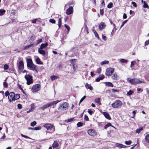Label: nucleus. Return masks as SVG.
Wrapping results in <instances>:
<instances>
[{
    "instance_id": "obj_1",
    "label": "nucleus",
    "mask_w": 149,
    "mask_h": 149,
    "mask_svg": "<svg viewBox=\"0 0 149 149\" xmlns=\"http://www.w3.org/2000/svg\"><path fill=\"white\" fill-rule=\"evenodd\" d=\"M20 98L19 94H15L14 92H12L10 93L9 96H8V99L10 102H12L17 100Z\"/></svg>"
},
{
    "instance_id": "obj_2",
    "label": "nucleus",
    "mask_w": 149,
    "mask_h": 149,
    "mask_svg": "<svg viewBox=\"0 0 149 149\" xmlns=\"http://www.w3.org/2000/svg\"><path fill=\"white\" fill-rule=\"evenodd\" d=\"M27 67L31 68V70H35L37 71V70L36 69V66L33 63L31 58H28L27 59Z\"/></svg>"
},
{
    "instance_id": "obj_3",
    "label": "nucleus",
    "mask_w": 149,
    "mask_h": 149,
    "mask_svg": "<svg viewBox=\"0 0 149 149\" xmlns=\"http://www.w3.org/2000/svg\"><path fill=\"white\" fill-rule=\"evenodd\" d=\"M68 104L67 102H64L60 104L58 108V110L62 111L66 110L68 109Z\"/></svg>"
},
{
    "instance_id": "obj_4",
    "label": "nucleus",
    "mask_w": 149,
    "mask_h": 149,
    "mask_svg": "<svg viewBox=\"0 0 149 149\" xmlns=\"http://www.w3.org/2000/svg\"><path fill=\"white\" fill-rule=\"evenodd\" d=\"M127 80L132 84H138L141 83L142 82V81L136 78H133L130 79L129 78H128L127 79Z\"/></svg>"
},
{
    "instance_id": "obj_5",
    "label": "nucleus",
    "mask_w": 149,
    "mask_h": 149,
    "mask_svg": "<svg viewBox=\"0 0 149 149\" xmlns=\"http://www.w3.org/2000/svg\"><path fill=\"white\" fill-rule=\"evenodd\" d=\"M122 105L121 102L119 100H116L115 102L111 104V106L114 108H120Z\"/></svg>"
},
{
    "instance_id": "obj_6",
    "label": "nucleus",
    "mask_w": 149,
    "mask_h": 149,
    "mask_svg": "<svg viewBox=\"0 0 149 149\" xmlns=\"http://www.w3.org/2000/svg\"><path fill=\"white\" fill-rule=\"evenodd\" d=\"M43 127L46 128L48 130H51L53 132L55 131V128L53 125L49 123L45 124L43 125Z\"/></svg>"
},
{
    "instance_id": "obj_7",
    "label": "nucleus",
    "mask_w": 149,
    "mask_h": 149,
    "mask_svg": "<svg viewBox=\"0 0 149 149\" xmlns=\"http://www.w3.org/2000/svg\"><path fill=\"white\" fill-rule=\"evenodd\" d=\"M24 78L27 81L26 84L27 85H29L33 83V77L31 75L26 74Z\"/></svg>"
},
{
    "instance_id": "obj_8",
    "label": "nucleus",
    "mask_w": 149,
    "mask_h": 149,
    "mask_svg": "<svg viewBox=\"0 0 149 149\" xmlns=\"http://www.w3.org/2000/svg\"><path fill=\"white\" fill-rule=\"evenodd\" d=\"M41 87L40 84H36L33 86L31 88V91L33 93L37 92L39 91Z\"/></svg>"
},
{
    "instance_id": "obj_9",
    "label": "nucleus",
    "mask_w": 149,
    "mask_h": 149,
    "mask_svg": "<svg viewBox=\"0 0 149 149\" xmlns=\"http://www.w3.org/2000/svg\"><path fill=\"white\" fill-rule=\"evenodd\" d=\"M114 71V69L113 68H108L106 72V75L108 76H110L113 73Z\"/></svg>"
},
{
    "instance_id": "obj_10",
    "label": "nucleus",
    "mask_w": 149,
    "mask_h": 149,
    "mask_svg": "<svg viewBox=\"0 0 149 149\" xmlns=\"http://www.w3.org/2000/svg\"><path fill=\"white\" fill-rule=\"evenodd\" d=\"M18 68L19 70H22L24 68V65L23 62L20 61L18 64Z\"/></svg>"
},
{
    "instance_id": "obj_11",
    "label": "nucleus",
    "mask_w": 149,
    "mask_h": 149,
    "mask_svg": "<svg viewBox=\"0 0 149 149\" xmlns=\"http://www.w3.org/2000/svg\"><path fill=\"white\" fill-rule=\"evenodd\" d=\"M88 134L91 136H94L96 134V133L95 131L92 129H90L88 130Z\"/></svg>"
},
{
    "instance_id": "obj_12",
    "label": "nucleus",
    "mask_w": 149,
    "mask_h": 149,
    "mask_svg": "<svg viewBox=\"0 0 149 149\" xmlns=\"http://www.w3.org/2000/svg\"><path fill=\"white\" fill-rule=\"evenodd\" d=\"M73 13V7L70 6L66 11L67 14L69 15L72 14Z\"/></svg>"
},
{
    "instance_id": "obj_13",
    "label": "nucleus",
    "mask_w": 149,
    "mask_h": 149,
    "mask_svg": "<svg viewBox=\"0 0 149 149\" xmlns=\"http://www.w3.org/2000/svg\"><path fill=\"white\" fill-rule=\"evenodd\" d=\"M106 26L105 24L103 22H101L99 24V30L101 31L104 29L105 28Z\"/></svg>"
},
{
    "instance_id": "obj_14",
    "label": "nucleus",
    "mask_w": 149,
    "mask_h": 149,
    "mask_svg": "<svg viewBox=\"0 0 149 149\" xmlns=\"http://www.w3.org/2000/svg\"><path fill=\"white\" fill-rule=\"evenodd\" d=\"M115 146L116 147L120 148H126L127 147V146L125 145L118 143H116L115 144Z\"/></svg>"
},
{
    "instance_id": "obj_15",
    "label": "nucleus",
    "mask_w": 149,
    "mask_h": 149,
    "mask_svg": "<svg viewBox=\"0 0 149 149\" xmlns=\"http://www.w3.org/2000/svg\"><path fill=\"white\" fill-rule=\"evenodd\" d=\"M104 78V76L103 74L100 75L99 77L96 79L95 81L97 82H99L100 80H102Z\"/></svg>"
},
{
    "instance_id": "obj_16",
    "label": "nucleus",
    "mask_w": 149,
    "mask_h": 149,
    "mask_svg": "<svg viewBox=\"0 0 149 149\" xmlns=\"http://www.w3.org/2000/svg\"><path fill=\"white\" fill-rule=\"evenodd\" d=\"M103 115L108 120L111 119V118L109 114L106 112H103Z\"/></svg>"
},
{
    "instance_id": "obj_17",
    "label": "nucleus",
    "mask_w": 149,
    "mask_h": 149,
    "mask_svg": "<svg viewBox=\"0 0 149 149\" xmlns=\"http://www.w3.org/2000/svg\"><path fill=\"white\" fill-rule=\"evenodd\" d=\"M60 101L59 100H57L56 101H54L52 102H50L49 103H48L49 107L54 105V104H56L58 102H59Z\"/></svg>"
},
{
    "instance_id": "obj_18",
    "label": "nucleus",
    "mask_w": 149,
    "mask_h": 149,
    "mask_svg": "<svg viewBox=\"0 0 149 149\" xmlns=\"http://www.w3.org/2000/svg\"><path fill=\"white\" fill-rule=\"evenodd\" d=\"M38 52L43 56H44L45 55V52L44 50L41 49L39 48L38 49Z\"/></svg>"
},
{
    "instance_id": "obj_19",
    "label": "nucleus",
    "mask_w": 149,
    "mask_h": 149,
    "mask_svg": "<svg viewBox=\"0 0 149 149\" xmlns=\"http://www.w3.org/2000/svg\"><path fill=\"white\" fill-rule=\"evenodd\" d=\"M48 45V43L47 42H46V43L44 44L42 43L41 44L40 46V48L41 49H43L45 48H46Z\"/></svg>"
},
{
    "instance_id": "obj_20",
    "label": "nucleus",
    "mask_w": 149,
    "mask_h": 149,
    "mask_svg": "<svg viewBox=\"0 0 149 149\" xmlns=\"http://www.w3.org/2000/svg\"><path fill=\"white\" fill-rule=\"evenodd\" d=\"M85 86L87 89H89L91 90H92L93 89V87L91 85L88 84L87 83L86 84Z\"/></svg>"
},
{
    "instance_id": "obj_21",
    "label": "nucleus",
    "mask_w": 149,
    "mask_h": 149,
    "mask_svg": "<svg viewBox=\"0 0 149 149\" xmlns=\"http://www.w3.org/2000/svg\"><path fill=\"white\" fill-rule=\"evenodd\" d=\"M59 78V77L58 76L53 75L50 77V79L52 81L55 80Z\"/></svg>"
},
{
    "instance_id": "obj_22",
    "label": "nucleus",
    "mask_w": 149,
    "mask_h": 149,
    "mask_svg": "<svg viewBox=\"0 0 149 149\" xmlns=\"http://www.w3.org/2000/svg\"><path fill=\"white\" fill-rule=\"evenodd\" d=\"M112 78L114 80H118V75L117 74L115 73L112 76Z\"/></svg>"
},
{
    "instance_id": "obj_23",
    "label": "nucleus",
    "mask_w": 149,
    "mask_h": 149,
    "mask_svg": "<svg viewBox=\"0 0 149 149\" xmlns=\"http://www.w3.org/2000/svg\"><path fill=\"white\" fill-rule=\"evenodd\" d=\"M49 105L48 103L43 105V106L40 108V109H41L43 110H44L45 109H46L49 107Z\"/></svg>"
},
{
    "instance_id": "obj_24",
    "label": "nucleus",
    "mask_w": 149,
    "mask_h": 149,
    "mask_svg": "<svg viewBox=\"0 0 149 149\" xmlns=\"http://www.w3.org/2000/svg\"><path fill=\"white\" fill-rule=\"evenodd\" d=\"M58 146V144L57 141H54L52 145L53 148L57 147Z\"/></svg>"
},
{
    "instance_id": "obj_25",
    "label": "nucleus",
    "mask_w": 149,
    "mask_h": 149,
    "mask_svg": "<svg viewBox=\"0 0 149 149\" xmlns=\"http://www.w3.org/2000/svg\"><path fill=\"white\" fill-rule=\"evenodd\" d=\"M36 63L38 64L42 65V62L40 61V59L38 57H37L36 58Z\"/></svg>"
},
{
    "instance_id": "obj_26",
    "label": "nucleus",
    "mask_w": 149,
    "mask_h": 149,
    "mask_svg": "<svg viewBox=\"0 0 149 149\" xmlns=\"http://www.w3.org/2000/svg\"><path fill=\"white\" fill-rule=\"evenodd\" d=\"M106 86H107L109 87H113V85L110 82H105Z\"/></svg>"
},
{
    "instance_id": "obj_27",
    "label": "nucleus",
    "mask_w": 149,
    "mask_h": 149,
    "mask_svg": "<svg viewBox=\"0 0 149 149\" xmlns=\"http://www.w3.org/2000/svg\"><path fill=\"white\" fill-rule=\"evenodd\" d=\"M110 126H112L113 127L115 128L114 127L111 125V124L110 123H108L104 126V129H106L108 127Z\"/></svg>"
},
{
    "instance_id": "obj_28",
    "label": "nucleus",
    "mask_w": 149,
    "mask_h": 149,
    "mask_svg": "<svg viewBox=\"0 0 149 149\" xmlns=\"http://www.w3.org/2000/svg\"><path fill=\"white\" fill-rule=\"evenodd\" d=\"M109 63V61H108L104 60L101 62L100 64L101 65H103L104 64H108Z\"/></svg>"
},
{
    "instance_id": "obj_29",
    "label": "nucleus",
    "mask_w": 149,
    "mask_h": 149,
    "mask_svg": "<svg viewBox=\"0 0 149 149\" xmlns=\"http://www.w3.org/2000/svg\"><path fill=\"white\" fill-rule=\"evenodd\" d=\"M75 59H71L70 60V62L71 63V64L72 65V66H74V65H75Z\"/></svg>"
},
{
    "instance_id": "obj_30",
    "label": "nucleus",
    "mask_w": 149,
    "mask_h": 149,
    "mask_svg": "<svg viewBox=\"0 0 149 149\" xmlns=\"http://www.w3.org/2000/svg\"><path fill=\"white\" fill-rule=\"evenodd\" d=\"M143 130V128L142 127H140L139 128L137 129L136 131V133L139 134L140 132Z\"/></svg>"
},
{
    "instance_id": "obj_31",
    "label": "nucleus",
    "mask_w": 149,
    "mask_h": 149,
    "mask_svg": "<svg viewBox=\"0 0 149 149\" xmlns=\"http://www.w3.org/2000/svg\"><path fill=\"white\" fill-rule=\"evenodd\" d=\"M6 12V10L4 9H0V15H2Z\"/></svg>"
},
{
    "instance_id": "obj_32",
    "label": "nucleus",
    "mask_w": 149,
    "mask_h": 149,
    "mask_svg": "<svg viewBox=\"0 0 149 149\" xmlns=\"http://www.w3.org/2000/svg\"><path fill=\"white\" fill-rule=\"evenodd\" d=\"M58 26L60 28L61 25V18H59L58 19Z\"/></svg>"
},
{
    "instance_id": "obj_33",
    "label": "nucleus",
    "mask_w": 149,
    "mask_h": 149,
    "mask_svg": "<svg viewBox=\"0 0 149 149\" xmlns=\"http://www.w3.org/2000/svg\"><path fill=\"white\" fill-rule=\"evenodd\" d=\"M143 7L144 8H149V6H148L145 1H144L143 2Z\"/></svg>"
},
{
    "instance_id": "obj_34",
    "label": "nucleus",
    "mask_w": 149,
    "mask_h": 149,
    "mask_svg": "<svg viewBox=\"0 0 149 149\" xmlns=\"http://www.w3.org/2000/svg\"><path fill=\"white\" fill-rule=\"evenodd\" d=\"M145 140L149 143V134H147L145 137Z\"/></svg>"
},
{
    "instance_id": "obj_35",
    "label": "nucleus",
    "mask_w": 149,
    "mask_h": 149,
    "mask_svg": "<svg viewBox=\"0 0 149 149\" xmlns=\"http://www.w3.org/2000/svg\"><path fill=\"white\" fill-rule=\"evenodd\" d=\"M7 78H6L5 80H4V81L3 82V86L5 88H7L8 87V84L6 82V80Z\"/></svg>"
},
{
    "instance_id": "obj_36",
    "label": "nucleus",
    "mask_w": 149,
    "mask_h": 149,
    "mask_svg": "<svg viewBox=\"0 0 149 149\" xmlns=\"http://www.w3.org/2000/svg\"><path fill=\"white\" fill-rule=\"evenodd\" d=\"M134 93V92L131 90H130L129 92L127 93V95L130 96L132 95Z\"/></svg>"
},
{
    "instance_id": "obj_37",
    "label": "nucleus",
    "mask_w": 149,
    "mask_h": 149,
    "mask_svg": "<svg viewBox=\"0 0 149 149\" xmlns=\"http://www.w3.org/2000/svg\"><path fill=\"white\" fill-rule=\"evenodd\" d=\"M120 62L122 63H127V61L124 59H121L120 60Z\"/></svg>"
},
{
    "instance_id": "obj_38",
    "label": "nucleus",
    "mask_w": 149,
    "mask_h": 149,
    "mask_svg": "<svg viewBox=\"0 0 149 149\" xmlns=\"http://www.w3.org/2000/svg\"><path fill=\"white\" fill-rule=\"evenodd\" d=\"M113 3H109L107 5V8H110L113 6Z\"/></svg>"
},
{
    "instance_id": "obj_39",
    "label": "nucleus",
    "mask_w": 149,
    "mask_h": 149,
    "mask_svg": "<svg viewBox=\"0 0 149 149\" xmlns=\"http://www.w3.org/2000/svg\"><path fill=\"white\" fill-rule=\"evenodd\" d=\"M32 45H29L27 46H25L24 47V49H28L30 47H32Z\"/></svg>"
},
{
    "instance_id": "obj_40",
    "label": "nucleus",
    "mask_w": 149,
    "mask_h": 149,
    "mask_svg": "<svg viewBox=\"0 0 149 149\" xmlns=\"http://www.w3.org/2000/svg\"><path fill=\"white\" fill-rule=\"evenodd\" d=\"M132 141L130 140L129 141H125V143L127 145H130L131 144Z\"/></svg>"
},
{
    "instance_id": "obj_41",
    "label": "nucleus",
    "mask_w": 149,
    "mask_h": 149,
    "mask_svg": "<svg viewBox=\"0 0 149 149\" xmlns=\"http://www.w3.org/2000/svg\"><path fill=\"white\" fill-rule=\"evenodd\" d=\"M49 22L53 24H55L56 22L55 20L54 19H50L49 20Z\"/></svg>"
},
{
    "instance_id": "obj_42",
    "label": "nucleus",
    "mask_w": 149,
    "mask_h": 149,
    "mask_svg": "<svg viewBox=\"0 0 149 149\" xmlns=\"http://www.w3.org/2000/svg\"><path fill=\"white\" fill-rule=\"evenodd\" d=\"M36 124V121H33L31 123V125L33 127Z\"/></svg>"
},
{
    "instance_id": "obj_43",
    "label": "nucleus",
    "mask_w": 149,
    "mask_h": 149,
    "mask_svg": "<svg viewBox=\"0 0 149 149\" xmlns=\"http://www.w3.org/2000/svg\"><path fill=\"white\" fill-rule=\"evenodd\" d=\"M95 102L97 103H99L100 102V99L99 98L95 99Z\"/></svg>"
},
{
    "instance_id": "obj_44",
    "label": "nucleus",
    "mask_w": 149,
    "mask_h": 149,
    "mask_svg": "<svg viewBox=\"0 0 149 149\" xmlns=\"http://www.w3.org/2000/svg\"><path fill=\"white\" fill-rule=\"evenodd\" d=\"M21 136L22 137H24V138H26V139H31V138H30L29 137V136H26V135H23V134H21Z\"/></svg>"
},
{
    "instance_id": "obj_45",
    "label": "nucleus",
    "mask_w": 149,
    "mask_h": 149,
    "mask_svg": "<svg viewBox=\"0 0 149 149\" xmlns=\"http://www.w3.org/2000/svg\"><path fill=\"white\" fill-rule=\"evenodd\" d=\"M8 68L9 66L8 65L5 64L4 65L3 68L4 70H7L8 69Z\"/></svg>"
},
{
    "instance_id": "obj_46",
    "label": "nucleus",
    "mask_w": 149,
    "mask_h": 149,
    "mask_svg": "<svg viewBox=\"0 0 149 149\" xmlns=\"http://www.w3.org/2000/svg\"><path fill=\"white\" fill-rule=\"evenodd\" d=\"M36 38V37L34 36H32L30 38V40L32 41H33Z\"/></svg>"
},
{
    "instance_id": "obj_47",
    "label": "nucleus",
    "mask_w": 149,
    "mask_h": 149,
    "mask_svg": "<svg viewBox=\"0 0 149 149\" xmlns=\"http://www.w3.org/2000/svg\"><path fill=\"white\" fill-rule=\"evenodd\" d=\"M82 125L83 123L80 122H78L77 124V126L78 127H79L82 126Z\"/></svg>"
},
{
    "instance_id": "obj_48",
    "label": "nucleus",
    "mask_w": 149,
    "mask_h": 149,
    "mask_svg": "<svg viewBox=\"0 0 149 149\" xmlns=\"http://www.w3.org/2000/svg\"><path fill=\"white\" fill-rule=\"evenodd\" d=\"M127 20H126L124 22H122V24L120 26V29L121 28H122L124 26V25L127 22Z\"/></svg>"
},
{
    "instance_id": "obj_49",
    "label": "nucleus",
    "mask_w": 149,
    "mask_h": 149,
    "mask_svg": "<svg viewBox=\"0 0 149 149\" xmlns=\"http://www.w3.org/2000/svg\"><path fill=\"white\" fill-rule=\"evenodd\" d=\"M88 112L91 115H92L93 112L90 109H88Z\"/></svg>"
},
{
    "instance_id": "obj_50",
    "label": "nucleus",
    "mask_w": 149,
    "mask_h": 149,
    "mask_svg": "<svg viewBox=\"0 0 149 149\" xmlns=\"http://www.w3.org/2000/svg\"><path fill=\"white\" fill-rule=\"evenodd\" d=\"M136 62L134 61H132L131 62L130 67L132 68L134 65L135 64Z\"/></svg>"
},
{
    "instance_id": "obj_51",
    "label": "nucleus",
    "mask_w": 149,
    "mask_h": 149,
    "mask_svg": "<svg viewBox=\"0 0 149 149\" xmlns=\"http://www.w3.org/2000/svg\"><path fill=\"white\" fill-rule=\"evenodd\" d=\"M41 128L40 126L36 127L34 128V130H40L41 129Z\"/></svg>"
},
{
    "instance_id": "obj_52",
    "label": "nucleus",
    "mask_w": 149,
    "mask_h": 149,
    "mask_svg": "<svg viewBox=\"0 0 149 149\" xmlns=\"http://www.w3.org/2000/svg\"><path fill=\"white\" fill-rule=\"evenodd\" d=\"M64 26H65V27L68 30V32L69 31L70 29V28L69 26L66 24H65Z\"/></svg>"
},
{
    "instance_id": "obj_53",
    "label": "nucleus",
    "mask_w": 149,
    "mask_h": 149,
    "mask_svg": "<svg viewBox=\"0 0 149 149\" xmlns=\"http://www.w3.org/2000/svg\"><path fill=\"white\" fill-rule=\"evenodd\" d=\"M102 39L104 41H106L107 40V37L106 36L102 34Z\"/></svg>"
},
{
    "instance_id": "obj_54",
    "label": "nucleus",
    "mask_w": 149,
    "mask_h": 149,
    "mask_svg": "<svg viewBox=\"0 0 149 149\" xmlns=\"http://www.w3.org/2000/svg\"><path fill=\"white\" fill-rule=\"evenodd\" d=\"M131 4L133 5V6L136 8L137 7V5L135 2L134 1H132L131 3Z\"/></svg>"
},
{
    "instance_id": "obj_55",
    "label": "nucleus",
    "mask_w": 149,
    "mask_h": 149,
    "mask_svg": "<svg viewBox=\"0 0 149 149\" xmlns=\"http://www.w3.org/2000/svg\"><path fill=\"white\" fill-rule=\"evenodd\" d=\"M86 97V96L85 95L82 98L80 101L79 104H80L83 101V100Z\"/></svg>"
},
{
    "instance_id": "obj_56",
    "label": "nucleus",
    "mask_w": 149,
    "mask_h": 149,
    "mask_svg": "<svg viewBox=\"0 0 149 149\" xmlns=\"http://www.w3.org/2000/svg\"><path fill=\"white\" fill-rule=\"evenodd\" d=\"M101 71V68H98L97 70V72L98 73H100Z\"/></svg>"
},
{
    "instance_id": "obj_57",
    "label": "nucleus",
    "mask_w": 149,
    "mask_h": 149,
    "mask_svg": "<svg viewBox=\"0 0 149 149\" xmlns=\"http://www.w3.org/2000/svg\"><path fill=\"white\" fill-rule=\"evenodd\" d=\"M94 33L95 35V37H96L97 38H98V39H99V37L98 35V34L97 33V32L96 31H95L94 32Z\"/></svg>"
},
{
    "instance_id": "obj_58",
    "label": "nucleus",
    "mask_w": 149,
    "mask_h": 149,
    "mask_svg": "<svg viewBox=\"0 0 149 149\" xmlns=\"http://www.w3.org/2000/svg\"><path fill=\"white\" fill-rule=\"evenodd\" d=\"M78 55H79V54L78 53H76L75 54H72L71 55H70V56H77Z\"/></svg>"
},
{
    "instance_id": "obj_59",
    "label": "nucleus",
    "mask_w": 149,
    "mask_h": 149,
    "mask_svg": "<svg viewBox=\"0 0 149 149\" xmlns=\"http://www.w3.org/2000/svg\"><path fill=\"white\" fill-rule=\"evenodd\" d=\"M18 86H19V89L20 90H21L23 92V93H24V94H25L24 92V90L21 87V86L19 85Z\"/></svg>"
},
{
    "instance_id": "obj_60",
    "label": "nucleus",
    "mask_w": 149,
    "mask_h": 149,
    "mask_svg": "<svg viewBox=\"0 0 149 149\" xmlns=\"http://www.w3.org/2000/svg\"><path fill=\"white\" fill-rule=\"evenodd\" d=\"M74 51L73 49H72L71 50H70L68 53L66 52L65 53V56H66L68 54H69L70 53H72V52Z\"/></svg>"
},
{
    "instance_id": "obj_61",
    "label": "nucleus",
    "mask_w": 149,
    "mask_h": 149,
    "mask_svg": "<svg viewBox=\"0 0 149 149\" xmlns=\"http://www.w3.org/2000/svg\"><path fill=\"white\" fill-rule=\"evenodd\" d=\"M42 39H39L38 40H37V44H38L42 42Z\"/></svg>"
},
{
    "instance_id": "obj_62",
    "label": "nucleus",
    "mask_w": 149,
    "mask_h": 149,
    "mask_svg": "<svg viewBox=\"0 0 149 149\" xmlns=\"http://www.w3.org/2000/svg\"><path fill=\"white\" fill-rule=\"evenodd\" d=\"M77 67V65H74V66H72L73 68V69L74 70V71H75L76 70H77V69H76Z\"/></svg>"
},
{
    "instance_id": "obj_63",
    "label": "nucleus",
    "mask_w": 149,
    "mask_h": 149,
    "mask_svg": "<svg viewBox=\"0 0 149 149\" xmlns=\"http://www.w3.org/2000/svg\"><path fill=\"white\" fill-rule=\"evenodd\" d=\"M84 119L86 121H88L89 120V118L88 116L86 115H85L84 116Z\"/></svg>"
},
{
    "instance_id": "obj_64",
    "label": "nucleus",
    "mask_w": 149,
    "mask_h": 149,
    "mask_svg": "<svg viewBox=\"0 0 149 149\" xmlns=\"http://www.w3.org/2000/svg\"><path fill=\"white\" fill-rule=\"evenodd\" d=\"M5 96L6 97L8 96H9L10 94V93H9V92L7 91L5 92Z\"/></svg>"
}]
</instances>
